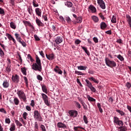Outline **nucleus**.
<instances>
[{
  "instance_id": "58836bf2",
  "label": "nucleus",
  "mask_w": 131,
  "mask_h": 131,
  "mask_svg": "<svg viewBox=\"0 0 131 131\" xmlns=\"http://www.w3.org/2000/svg\"><path fill=\"white\" fill-rule=\"evenodd\" d=\"M119 120V118L117 117H114V120H113L114 123H115V124H117L118 123Z\"/></svg>"
},
{
  "instance_id": "8fccbe9b",
  "label": "nucleus",
  "mask_w": 131,
  "mask_h": 131,
  "mask_svg": "<svg viewBox=\"0 0 131 131\" xmlns=\"http://www.w3.org/2000/svg\"><path fill=\"white\" fill-rule=\"evenodd\" d=\"M83 119L84 123L86 124H88V123H89V121H88V118L86 117V116H83Z\"/></svg>"
},
{
  "instance_id": "a211bd4d",
  "label": "nucleus",
  "mask_w": 131,
  "mask_h": 131,
  "mask_svg": "<svg viewBox=\"0 0 131 131\" xmlns=\"http://www.w3.org/2000/svg\"><path fill=\"white\" fill-rule=\"evenodd\" d=\"M23 23H24L25 26H29V27H31V28H34L33 25H32L30 21L27 20H23Z\"/></svg>"
},
{
  "instance_id": "f03ea898",
  "label": "nucleus",
  "mask_w": 131,
  "mask_h": 131,
  "mask_svg": "<svg viewBox=\"0 0 131 131\" xmlns=\"http://www.w3.org/2000/svg\"><path fill=\"white\" fill-rule=\"evenodd\" d=\"M105 61L106 65L110 68H113V67H115L117 65L116 62L114 60H110V59L107 57L105 58Z\"/></svg>"
},
{
  "instance_id": "f3484780",
  "label": "nucleus",
  "mask_w": 131,
  "mask_h": 131,
  "mask_svg": "<svg viewBox=\"0 0 131 131\" xmlns=\"http://www.w3.org/2000/svg\"><path fill=\"white\" fill-rule=\"evenodd\" d=\"M46 58L50 60V61H52V60H54L55 59V55L54 54L52 53L49 55L46 54Z\"/></svg>"
},
{
  "instance_id": "9d476101",
  "label": "nucleus",
  "mask_w": 131,
  "mask_h": 131,
  "mask_svg": "<svg viewBox=\"0 0 131 131\" xmlns=\"http://www.w3.org/2000/svg\"><path fill=\"white\" fill-rule=\"evenodd\" d=\"M12 80L13 82H15V83H18L19 81V76L17 74L12 75Z\"/></svg>"
},
{
  "instance_id": "338daca9",
  "label": "nucleus",
  "mask_w": 131,
  "mask_h": 131,
  "mask_svg": "<svg viewBox=\"0 0 131 131\" xmlns=\"http://www.w3.org/2000/svg\"><path fill=\"white\" fill-rule=\"evenodd\" d=\"M7 66L11 67V59L7 58Z\"/></svg>"
},
{
  "instance_id": "c03bdc74",
  "label": "nucleus",
  "mask_w": 131,
  "mask_h": 131,
  "mask_svg": "<svg viewBox=\"0 0 131 131\" xmlns=\"http://www.w3.org/2000/svg\"><path fill=\"white\" fill-rule=\"evenodd\" d=\"M27 116H28V114L27 112H25L23 114V117L24 119L26 120V119H27Z\"/></svg>"
},
{
  "instance_id": "052dcab7",
  "label": "nucleus",
  "mask_w": 131,
  "mask_h": 131,
  "mask_svg": "<svg viewBox=\"0 0 131 131\" xmlns=\"http://www.w3.org/2000/svg\"><path fill=\"white\" fill-rule=\"evenodd\" d=\"M40 128L41 129L42 131H47V129H46V126H45V125L42 124L40 125Z\"/></svg>"
},
{
  "instance_id": "aec40b11",
  "label": "nucleus",
  "mask_w": 131,
  "mask_h": 131,
  "mask_svg": "<svg viewBox=\"0 0 131 131\" xmlns=\"http://www.w3.org/2000/svg\"><path fill=\"white\" fill-rule=\"evenodd\" d=\"M82 22V17L78 16L76 18V21L74 22V24H76L77 23L80 24Z\"/></svg>"
},
{
  "instance_id": "72a5a7b5",
  "label": "nucleus",
  "mask_w": 131,
  "mask_h": 131,
  "mask_svg": "<svg viewBox=\"0 0 131 131\" xmlns=\"http://www.w3.org/2000/svg\"><path fill=\"white\" fill-rule=\"evenodd\" d=\"M106 27H107V25H106V23H105L104 22H102L100 24L101 29H105V28H106Z\"/></svg>"
},
{
  "instance_id": "cd10ccee",
  "label": "nucleus",
  "mask_w": 131,
  "mask_h": 131,
  "mask_svg": "<svg viewBox=\"0 0 131 131\" xmlns=\"http://www.w3.org/2000/svg\"><path fill=\"white\" fill-rule=\"evenodd\" d=\"M92 19L95 23H98V22H99V18L97 16L93 15L92 16Z\"/></svg>"
},
{
  "instance_id": "7c9ffc66",
  "label": "nucleus",
  "mask_w": 131,
  "mask_h": 131,
  "mask_svg": "<svg viewBox=\"0 0 131 131\" xmlns=\"http://www.w3.org/2000/svg\"><path fill=\"white\" fill-rule=\"evenodd\" d=\"M42 91L45 94H48V90H47V86L46 85H41Z\"/></svg>"
},
{
  "instance_id": "c9c22d12",
  "label": "nucleus",
  "mask_w": 131,
  "mask_h": 131,
  "mask_svg": "<svg viewBox=\"0 0 131 131\" xmlns=\"http://www.w3.org/2000/svg\"><path fill=\"white\" fill-rule=\"evenodd\" d=\"M21 72L23 73V74H24V75H27V69H26V68L24 67V68H21Z\"/></svg>"
},
{
  "instance_id": "b1692460",
  "label": "nucleus",
  "mask_w": 131,
  "mask_h": 131,
  "mask_svg": "<svg viewBox=\"0 0 131 131\" xmlns=\"http://www.w3.org/2000/svg\"><path fill=\"white\" fill-rule=\"evenodd\" d=\"M81 49H82V50H83V51H84L85 54H86L88 56H90V52L88 51V48L86 47L81 46Z\"/></svg>"
},
{
  "instance_id": "f8f14e48",
  "label": "nucleus",
  "mask_w": 131,
  "mask_h": 131,
  "mask_svg": "<svg viewBox=\"0 0 131 131\" xmlns=\"http://www.w3.org/2000/svg\"><path fill=\"white\" fill-rule=\"evenodd\" d=\"M36 23L39 27H43V26H45V24L42 23V22H41V21L37 17H36Z\"/></svg>"
},
{
  "instance_id": "c85d7f7f",
  "label": "nucleus",
  "mask_w": 131,
  "mask_h": 131,
  "mask_svg": "<svg viewBox=\"0 0 131 131\" xmlns=\"http://www.w3.org/2000/svg\"><path fill=\"white\" fill-rule=\"evenodd\" d=\"M89 80H90V81H94V82H95V83H99V80L96 79L95 78H94V77H91L89 78Z\"/></svg>"
},
{
  "instance_id": "4be33fe9",
  "label": "nucleus",
  "mask_w": 131,
  "mask_h": 131,
  "mask_svg": "<svg viewBox=\"0 0 131 131\" xmlns=\"http://www.w3.org/2000/svg\"><path fill=\"white\" fill-rule=\"evenodd\" d=\"M14 35L15 36V38L17 41H19L20 40H22V38H21V36H20V34H19L17 33H15L14 34Z\"/></svg>"
},
{
  "instance_id": "3c124183",
  "label": "nucleus",
  "mask_w": 131,
  "mask_h": 131,
  "mask_svg": "<svg viewBox=\"0 0 131 131\" xmlns=\"http://www.w3.org/2000/svg\"><path fill=\"white\" fill-rule=\"evenodd\" d=\"M75 74H77V75H84V73H82L81 72H79L78 71H75Z\"/></svg>"
},
{
  "instance_id": "7ed1b4c3",
  "label": "nucleus",
  "mask_w": 131,
  "mask_h": 131,
  "mask_svg": "<svg viewBox=\"0 0 131 131\" xmlns=\"http://www.w3.org/2000/svg\"><path fill=\"white\" fill-rule=\"evenodd\" d=\"M18 98L20 99V100H23L24 102H26L27 98L24 91L22 90H18L16 93Z\"/></svg>"
},
{
  "instance_id": "49530a36",
  "label": "nucleus",
  "mask_w": 131,
  "mask_h": 131,
  "mask_svg": "<svg viewBox=\"0 0 131 131\" xmlns=\"http://www.w3.org/2000/svg\"><path fill=\"white\" fill-rule=\"evenodd\" d=\"M24 80L26 83V86H28V79H27V77L24 76L23 77Z\"/></svg>"
},
{
  "instance_id": "4c0bfd02",
  "label": "nucleus",
  "mask_w": 131,
  "mask_h": 131,
  "mask_svg": "<svg viewBox=\"0 0 131 131\" xmlns=\"http://www.w3.org/2000/svg\"><path fill=\"white\" fill-rule=\"evenodd\" d=\"M97 106L99 109V112H100V113H102L103 109H102V107H101V104L100 103H97Z\"/></svg>"
},
{
  "instance_id": "0e129e2a",
  "label": "nucleus",
  "mask_w": 131,
  "mask_h": 131,
  "mask_svg": "<svg viewBox=\"0 0 131 131\" xmlns=\"http://www.w3.org/2000/svg\"><path fill=\"white\" fill-rule=\"evenodd\" d=\"M6 71H7L8 73L11 72V67L7 66L6 68Z\"/></svg>"
},
{
  "instance_id": "393cba45",
  "label": "nucleus",
  "mask_w": 131,
  "mask_h": 131,
  "mask_svg": "<svg viewBox=\"0 0 131 131\" xmlns=\"http://www.w3.org/2000/svg\"><path fill=\"white\" fill-rule=\"evenodd\" d=\"M15 130H16V125H15V123H13L10 125V128L9 129V130L14 131Z\"/></svg>"
},
{
  "instance_id": "603ef678",
  "label": "nucleus",
  "mask_w": 131,
  "mask_h": 131,
  "mask_svg": "<svg viewBox=\"0 0 131 131\" xmlns=\"http://www.w3.org/2000/svg\"><path fill=\"white\" fill-rule=\"evenodd\" d=\"M5 123H7V124H10L11 123V120L10 118H6L5 119Z\"/></svg>"
},
{
  "instance_id": "9b49d317",
  "label": "nucleus",
  "mask_w": 131,
  "mask_h": 131,
  "mask_svg": "<svg viewBox=\"0 0 131 131\" xmlns=\"http://www.w3.org/2000/svg\"><path fill=\"white\" fill-rule=\"evenodd\" d=\"M6 36H7L8 39H9V40H12L13 42H14V43H16V40H15V38H13V36L9 33H6Z\"/></svg>"
},
{
  "instance_id": "5fc2aeb1",
  "label": "nucleus",
  "mask_w": 131,
  "mask_h": 131,
  "mask_svg": "<svg viewBox=\"0 0 131 131\" xmlns=\"http://www.w3.org/2000/svg\"><path fill=\"white\" fill-rule=\"evenodd\" d=\"M66 20L68 23H71V19L69 16H67L66 18Z\"/></svg>"
},
{
  "instance_id": "6ab92c4d",
  "label": "nucleus",
  "mask_w": 131,
  "mask_h": 131,
  "mask_svg": "<svg viewBox=\"0 0 131 131\" xmlns=\"http://www.w3.org/2000/svg\"><path fill=\"white\" fill-rule=\"evenodd\" d=\"M126 21L130 27L131 28V17L130 15L128 14L126 15Z\"/></svg>"
},
{
  "instance_id": "bf43d9fd",
  "label": "nucleus",
  "mask_w": 131,
  "mask_h": 131,
  "mask_svg": "<svg viewBox=\"0 0 131 131\" xmlns=\"http://www.w3.org/2000/svg\"><path fill=\"white\" fill-rule=\"evenodd\" d=\"M37 79H38V80H39L40 81H42V77H41L40 75H38L37 76Z\"/></svg>"
},
{
  "instance_id": "423d86ee",
  "label": "nucleus",
  "mask_w": 131,
  "mask_h": 131,
  "mask_svg": "<svg viewBox=\"0 0 131 131\" xmlns=\"http://www.w3.org/2000/svg\"><path fill=\"white\" fill-rule=\"evenodd\" d=\"M41 96L46 105H47V106H50V103H49V98L48 97V96L43 93L41 94Z\"/></svg>"
},
{
  "instance_id": "0eeeda50",
  "label": "nucleus",
  "mask_w": 131,
  "mask_h": 131,
  "mask_svg": "<svg viewBox=\"0 0 131 131\" xmlns=\"http://www.w3.org/2000/svg\"><path fill=\"white\" fill-rule=\"evenodd\" d=\"M97 4L99 5L101 9L102 10H105L106 9V5H105V2L103 0H97Z\"/></svg>"
},
{
  "instance_id": "774afa93",
  "label": "nucleus",
  "mask_w": 131,
  "mask_h": 131,
  "mask_svg": "<svg viewBox=\"0 0 131 131\" xmlns=\"http://www.w3.org/2000/svg\"><path fill=\"white\" fill-rule=\"evenodd\" d=\"M125 86H126V88H127V89H130L131 84L129 82H128L126 83Z\"/></svg>"
},
{
  "instance_id": "5701e85b",
  "label": "nucleus",
  "mask_w": 131,
  "mask_h": 131,
  "mask_svg": "<svg viewBox=\"0 0 131 131\" xmlns=\"http://www.w3.org/2000/svg\"><path fill=\"white\" fill-rule=\"evenodd\" d=\"M65 6L68 7V8H72V6H73V4L71 2L67 1V2L64 3Z\"/></svg>"
},
{
  "instance_id": "20e7f679",
  "label": "nucleus",
  "mask_w": 131,
  "mask_h": 131,
  "mask_svg": "<svg viewBox=\"0 0 131 131\" xmlns=\"http://www.w3.org/2000/svg\"><path fill=\"white\" fill-rule=\"evenodd\" d=\"M33 117L35 120H38V121H42V117H41V115L40 113L37 110H35L33 112Z\"/></svg>"
},
{
  "instance_id": "a18cd8bd",
  "label": "nucleus",
  "mask_w": 131,
  "mask_h": 131,
  "mask_svg": "<svg viewBox=\"0 0 131 131\" xmlns=\"http://www.w3.org/2000/svg\"><path fill=\"white\" fill-rule=\"evenodd\" d=\"M0 56L1 58H4V57H5V53L4 52V51L2 50V48H0Z\"/></svg>"
},
{
  "instance_id": "79ce46f5",
  "label": "nucleus",
  "mask_w": 131,
  "mask_h": 131,
  "mask_svg": "<svg viewBox=\"0 0 131 131\" xmlns=\"http://www.w3.org/2000/svg\"><path fill=\"white\" fill-rule=\"evenodd\" d=\"M28 12L29 13V14H30V15H32V13L33 12V10L32 9V7H29L28 9Z\"/></svg>"
},
{
  "instance_id": "f257e3e1",
  "label": "nucleus",
  "mask_w": 131,
  "mask_h": 131,
  "mask_svg": "<svg viewBox=\"0 0 131 131\" xmlns=\"http://www.w3.org/2000/svg\"><path fill=\"white\" fill-rule=\"evenodd\" d=\"M36 62L33 63L32 65V69L35 71H38L39 72H41L42 70V67L41 66V61L40 59L38 57V56L36 55Z\"/></svg>"
},
{
  "instance_id": "ddd939ff",
  "label": "nucleus",
  "mask_w": 131,
  "mask_h": 131,
  "mask_svg": "<svg viewBox=\"0 0 131 131\" xmlns=\"http://www.w3.org/2000/svg\"><path fill=\"white\" fill-rule=\"evenodd\" d=\"M89 12H91V13H96L97 12V9L96 7L92 5H91L89 7Z\"/></svg>"
},
{
  "instance_id": "ea45409f",
  "label": "nucleus",
  "mask_w": 131,
  "mask_h": 131,
  "mask_svg": "<svg viewBox=\"0 0 131 131\" xmlns=\"http://www.w3.org/2000/svg\"><path fill=\"white\" fill-rule=\"evenodd\" d=\"M111 22L112 23H116L117 20H116V15H113L111 19Z\"/></svg>"
},
{
  "instance_id": "6e6552de",
  "label": "nucleus",
  "mask_w": 131,
  "mask_h": 131,
  "mask_svg": "<svg viewBox=\"0 0 131 131\" xmlns=\"http://www.w3.org/2000/svg\"><path fill=\"white\" fill-rule=\"evenodd\" d=\"M97 4L99 5L101 9L102 10H105L106 9V5H105V2L103 0H97Z\"/></svg>"
},
{
  "instance_id": "2f4dec72",
  "label": "nucleus",
  "mask_w": 131,
  "mask_h": 131,
  "mask_svg": "<svg viewBox=\"0 0 131 131\" xmlns=\"http://www.w3.org/2000/svg\"><path fill=\"white\" fill-rule=\"evenodd\" d=\"M10 25L11 28H12V29H15L17 27V26H16V24L13 21H11L10 24Z\"/></svg>"
},
{
  "instance_id": "a19ab883",
  "label": "nucleus",
  "mask_w": 131,
  "mask_h": 131,
  "mask_svg": "<svg viewBox=\"0 0 131 131\" xmlns=\"http://www.w3.org/2000/svg\"><path fill=\"white\" fill-rule=\"evenodd\" d=\"M18 42H19V43H21V46H23L24 48H25V47H26V43L23 39L18 41Z\"/></svg>"
},
{
  "instance_id": "6e6d98bb",
  "label": "nucleus",
  "mask_w": 131,
  "mask_h": 131,
  "mask_svg": "<svg viewBox=\"0 0 131 131\" xmlns=\"http://www.w3.org/2000/svg\"><path fill=\"white\" fill-rule=\"evenodd\" d=\"M0 112L4 113V114H7V111L4 108H0Z\"/></svg>"
},
{
  "instance_id": "a878e982",
  "label": "nucleus",
  "mask_w": 131,
  "mask_h": 131,
  "mask_svg": "<svg viewBox=\"0 0 131 131\" xmlns=\"http://www.w3.org/2000/svg\"><path fill=\"white\" fill-rule=\"evenodd\" d=\"M13 101L15 105H16V106H18V105H19L20 103V100H19V99L17 97L14 98Z\"/></svg>"
},
{
  "instance_id": "4d7b16f0",
  "label": "nucleus",
  "mask_w": 131,
  "mask_h": 131,
  "mask_svg": "<svg viewBox=\"0 0 131 131\" xmlns=\"http://www.w3.org/2000/svg\"><path fill=\"white\" fill-rule=\"evenodd\" d=\"M81 42V40H79V39H77L75 40V45H79Z\"/></svg>"
},
{
  "instance_id": "e2e57ef3",
  "label": "nucleus",
  "mask_w": 131,
  "mask_h": 131,
  "mask_svg": "<svg viewBox=\"0 0 131 131\" xmlns=\"http://www.w3.org/2000/svg\"><path fill=\"white\" fill-rule=\"evenodd\" d=\"M0 15H5V10L0 7Z\"/></svg>"
},
{
  "instance_id": "473e14b6",
  "label": "nucleus",
  "mask_w": 131,
  "mask_h": 131,
  "mask_svg": "<svg viewBox=\"0 0 131 131\" xmlns=\"http://www.w3.org/2000/svg\"><path fill=\"white\" fill-rule=\"evenodd\" d=\"M116 111L117 113H119L121 116H124V115H125V113L123 111H120V110H116Z\"/></svg>"
},
{
  "instance_id": "e433bc0d",
  "label": "nucleus",
  "mask_w": 131,
  "mask_h": 131,
  "mask_svg": "<svg viewBox=\"0 0 131 131\" xmlns=\"http://www.w3.org/2000/svg\"><path fill=\"white\" fill-rule=\"evenodd\" d=\"M85 81L86 83L87 86L89 88L93 86V84H92V83L89 80L86 79Z\"/></svg>"
},
{
  "instance_id": "2eb2a0df",
  "label": "nucleus",
  "mask_w": 131,
  "mask_h": 131,
  "mask_svg": "<svg viewBox=\"0 0 131 131\" xmlns=\"http://www.w3.org/2000/svg\"><path fill=\"white\" fill-rule=\"evenodd\" d=\"M54 71L56 72V73H58V74H62V70L60 69L58 66H56L55 68L54 69Z\"/></svg>"
},
{
  "instance_id": "f704fd0d",
  "label": "nucleus",
  "mask_w": 131,
  "mask_h": 131,
  "mask_svg": "<svg viewBox=\"0 0 131 131\" xmlns=\"http://www.w3.org/2000/svg\"><path fill=\"white\" fill-rule=\"evenodd\" d=\"M87 99L90 102H96V100L94 98L90 97V95H87Z\"/></svg>"
},
{
  "instance_id": "13d9d810",
  "label": "nucleus",
  "mask_w": 131,
  "mask_h": 131,
  "mask_svg": "<svg viewBox=\"0 0 131 131\" xmlns=\"http://www.w3.org/2000/svg\"><path fill=\"white\" fill-rule=\"evenodd\" d=\"M89 89H90L91 91L93 92V93H96V88L95 87L91 86V87H90Z\"/></svg>"
},
{
  "instance_id": "37998d69",
  "label": "nucleus",
  "mask_w": 131,
  "mask_h": 131,
  "mask_svg": "<svg viewBox=\"0 0 131 131\" xmlns=\"http://www.w3.org/2000/svg\"><path fill=\"white\" fill-rule=\"evenodd\" d=\"M15 123H16L17 126H22V123L20 122V121H18V120H15Z\"/></svg>"
},
{
  "instance_id": "bb28decb",
  "label": "nucleus",
  "mask_w": 131,
  "mask_h": 131,
  "mask_svg": "<svg viewBox=\"0 0 131 131\" xmlns=\"http://www.w3.org/2000/svg\"><path fill=\"white\" fill-rule=\"evenodd\" d=\"M115 57L117 58V59H119L121 62H123L124 61V58L121 55L119 54L118 55H115Z\"/></svg>"
},
{
  "instance_id": "dca6fc26",
  "label": "nucleus",
  "mask_w": 131,
  "mask_h": 131,
  "mask_svg": "<svg viewBox=\"0 0 131 131\" xmlns=\"http://www.w3.org/2000/svg\"><path fill=\"white\" fill-rule=\"evenodd\" d=\"M63 41V38L61 36H57L55 39V42L57 45H59V43H61Z\"/></svg>"
},
{
  "instance_id": "39448f33",
  "label": "nucleus",
  "mask_w": 131,
  "mask_h": 131,
  "mask_svg": "<svg viewBox=\"0 0 131 131\" xmlns=\"http://www.w3.org/2000/svg\"><path fill=\"white\" fill-rule=\"evenodd\" d=\"M68 113L70 116V117H77V115L78 114V112L75 110H71L68 112Z\"/></svg>"
},
{
  "instance_id": "4468645a",
  "label": "nucleus",
  "mask_w": 131,
  "mask_h": 131,
  "mask_svg": "<svg viewBox=\"0 0 131 131\" xmlns=\"http://www.w3.org/2000/svg\"><path fill=\"white\" fill-rule=\"evenodd\" d=\"M35 12L37 16H38V17H41V12L42 11H41V9H40V8H36L35 9Z\"/></svg>"
},
{
  "instance_id": "09e8293b",
  "label": "nucleus",
  "mask_w": 131,
  "mask_h": 131,
  "mask_svg": "<svg viewBox=\"0 0 131 131\" xmlns=\"http://www.w3.org/2000/svg\"><path fill=\"white\" fill-rule=\"evenodd\" d=\"M27 57H28V59H29L31 62H32V63H33V62L34 61V59L32 58V57H31V55L30 54H28Z\"/></svg>"
},
{
  "instance_id": "412c9836",
  "label": "nucleus",
  "mask_w": 131,
  "mask_h": 131,
  "mask_svg": "<svg viewBox=\"0 0 131 131\" xmlns=\"http://www.w3.org/2000/svg\"><path fill=\"white\" fill-rule=\"evenodd\" d=\"M10 83H9V81L8 80H5L3 81V88H7L9 86Z\"/></svg>"
},
{
  "instance_id": "864d4df0",
  "label": "nucleus",
  "mask_w": 131,
  "mask_h": 131,
  "mask_svg": "<svg viewBox=\"0 0 131 131\" xmlns=\"http://www.w3.org/2000/svg\"><path fill=\"white\" fill-rule=\"evenodd\" d=\"M120 131H126L127 129L125 127L120 126L119 127Z\"/></svg>"
},
{
  "instance_id": "680f3d73",
  "label": "nucleus",
  "mask_w": 131,
  "mask_h": 131,
  "mask_svg": "<svg viewBox=\"0 0 131 131\" xmlns=\"http://www.w3.org/2000/svg\"><path fill=\"white\" fill-rule=\"evenodd\" d=\"M34 128L36 130H38V124H37V122H35Z\"/></svg>"
},
{
  "instance_id": "c756f323",
  "label": "nucleus",
  "mask_w": 131,
  "mask_h": 131,
  "mask_svg": "<svg viewBox=\"0 0 131 131\" xmlns=\"http://www.w3.org/2000/svg\"><path fill=\"white\" fill-rule=\"evenodd\" d=\"M77 68L78 70H86V69L88 68V67L86 66H78Z\"/></svg>"
},
{
  "instance_id": "1a4fd4ad",
  "label": "nucleus",
  "mask_w": 131,
  "mask_h": 131,
  "mask_svg": "<svg viewBox=\"0 0 131 131\" xmlns=\"http://www.w3.org/2000/svg\"><path fill=\"white\" fill-rule=\"evenodd\" d=\"M57 126L59 129H66V128H67V126L66 124L62 122H58L57 124Z\"/></svg>"
},
{
  "instance_id": "69168bd1",
  "label": "nucleus",
  "mask_w": 131,
  "mask_h": 131,
  "mask_svg": "<svg viewBox=\"0 0 131 131\" xmlns=\"http://www.w3.org/2000/svg\"><path fill=\"white\" fill-rule=\"evenodd\" d=\"M33 7H34V8H36L37 7H38V4L37 3H35V1L33 0Z\"/></svg>"
},
{
  "instance_id": "de8ad7c7",
  "label": "nucleus",
  "mask_w": 131,
  "mask_h": 131,
  "mask_svg": "<svg viewBox=\"0 0 131 131\" xmlns=\"http://www.w3.org/2000/svg\"><path fill=\"white\" fill-rule=\"evenodd\" d=\"M117 125H119V126H123V122L122 120H119L118 123L116 124Z\"/></svg>"
}]
</instances>
